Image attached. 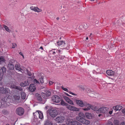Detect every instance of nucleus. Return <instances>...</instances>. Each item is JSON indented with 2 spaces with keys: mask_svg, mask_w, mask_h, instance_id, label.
Instances as JSON below:
<instances>
[{
  "mask_svg": "<svg viewBox=\"0 0 125 125\" xmlns=\"http://www.w3.org/2000/svg\"><path fill=\"white\" fill-rule=\"evenodd\" d=\"M85 115L86 117L88 119H91L92 117V115L90 113H86Z\"/></svg>",
  "mask_w": 125,
  "mask_h": 125,
  "instance_id": "bb28decb",
  "label": "nucleus"
},
{
  "mask_svg": "<svg viewBox=\"0 0 125 125\" xmlns=\"http://www.w3.org/2000/svg\"><path fill=\"white\" fill-rule=\"evenodd\" d=\"M44 87H43L42 88H44Z\"/></svg>",
  "mask_w": 125,
  "mask_h": 125,
  "instance_id": "69168bd1",
  "label": "nucleus"
},
{
  "mask_svg": "<svg viewBox=\"0 0 125 125\" xmlns=\"http://www.w3.org/2000/svg\"><path fill=\"white\" fill-rule=\"evenodd\" d=\"M44 125H53V124L49 121L47 120L45 122Z\"/></svg>",
  "mask_w": 125,
  "mask_h": 125,
  "instance_id": "c85d7f7f",
  "label": "nucleus"
},
{
  "mask_svg": "<svg viewBox=\"0 0 125 125\" xmlns=\"http://www.w3.org/2000/svg\"><path fill=\"white\" fill-rule=\"evenodd\" d=\"M21 95L22 98L23 99H24L26 98V95L25 93L24 92H22L21 93Z\"/></svg>",
  "mask_w": 125,
  "mask_h": 125,
  "instance_id": "c756f323",
  "label": "nucleus"
},
{
  "mask_svg": "<svg viewBox=\"0 0 125 125\" xmlns=\"http://www.w3.org/2000/svg\"><path fill=\"white\" fill-rule=\"evenodd\" d=\"M61 88L62 89L66 91V92H68V90L66 88H64L63 86H62L61 87Z\"/></svg>",
  "mask_w": 125,
  "mask_h": 125,
  "instance_id": "e433bc0d",
  "label": "nucleus"
},
{
  "mask_svg": "<svg viewBox=\"0 0 125 125\" xmlns=\"http://www.w3.org/2000/svg\"><path fill=\"white\" fill-rule=\"evenodd\" d=\"M6 70V68L4 67L0 68V76L2 77L4 73L5 72Z\"/></svg>",
  "mask_w": 125,
  "mask_h": 125,
  "instance_id": "ddd939ff",
  "label": "nucleus"
},
{
  "mask_svg": "<svg viewBox=\"0 0 125 125\" xmlns=\"http://www.w3.org/2000/svg\"><path fill=\"white\" fill-rule=\"evenodd\" d=\"M24 110L21 107H19L17 108L16 111V114L19 116L22 115L24 113Z\"/></svg>",
  "mask_w": 125,
  "mask_h": 125,
  "instance_id": "39448f33",
  "label": "nucleus"
},
{
  "mask_svg": "<svg viewBox=\"0 0 125 125\" xmlns=\"http://www.w3.org/2000/svg\"><path fill=\"white\" fill-rule=\"evenodd\" d=\"M66 108L71 111H77L78 110V109L77 108L69 105H67Z\"/></svg>",
  "mask_w": 125,
  "mask_h": 125,
  "instance_id": "9d476101",
  "label": "nucleus"
},
{
  "mask_svg": "<svg viewBox=\"0 0 125 125\" xmlns=\"http://www.w3.org/2000/svg\"><path fill=\"white\" fill-rule=\"evenodd\" d=\"M3 27L6 31H7L8 32H10L11 31L8 27L5 25H4L3 26Z\"/></svg>",
  "mask_w": 125,
  "mask_h": 125,
  "instance_id": "7c9ffc66",
  "label": "nucleus"
},
{
  "mask_svg": "<svg viewBox=\"0 0 125 125\" xmlns=\"http://www.w3.org/2000/svg\"><path fill=\"white\" fill-rule=\"evenodd\" d=\"M61 104L62 105H67V104L66 103L63 101L62 100L61 102Z\"/></svg>",
  "mask_w": 125,
  "mask_h": 125,
  "instance_id": "72a5a7b5",
  "label": "nucleus"
},
{
  "mask_svg": "<svg viewBox=\"0 0 125 125\" xmlns=\"http://www.w3.org/2000/svg\"><path fill=\"white\" fill-rule=\"evenodd\" d=\"M5 61V60L4 58V57L3 56H0V62H4Z\"/></svg>",
  "mask_w": 125,
  "mask_h": 125,
  "instance_id": "473e14b6",
  "label": "nucleus"
},
{
  "mask_svg": "<svg viewBox=\"0 0 125 125\" xmlns=\"http://www.w3.org/2000/svg\"><path fill=\"white\" fill-rule=\"evenodd\" d=\"M8 66L10 70H13L14 69V66L12 64L9 63L8 64Z\"/></svg>",
  "mask_w": 125,
  "mask_h": 125,
  "instance_id": "cd10ccee",
  "label": "nucleus"
},
{
  "mask_svg": "<svg viewBox=\"0 0 125 125\" xmlns=\"http://www.w3.org/2000/svg\"><path fill=\"white\" fill-rule=\"evenodd\" d=\"M49 111V114L52 117H55L58 114L57 110L54 108H51Z\"/></svg>",
  "mask_w": 125,
  "mask_h": 125,
  "instance_id": "20e7f679",
  "label": "nucleus"
},
{
  "mask_svg": "<svg viewBox=\"0 0 125 125\" xmlns=\"http://www.w3.org/2000/svg\"><path fill=\"white\" fill-rule=\"evenodd\" d=\"M53 83V82L51 81H50L49 82V85H50L52 84Z\"/></svg>",
  "mask_w": 125,
  "mask_h": 125,
  "instance_id": "79ce46f5",
  "label": "nucleus"
},
{
  "mask_svg": "<svg viewBox=\"0 0 125 125\" xmlns=\"http://www.w3.org/2000/svg\"><path fill=\"white\" fill-rule=\"evenodd\" d=\"M76 102L77 104L80 106L81 107L84 106L83 103L82 101L79 100H76Z\"/></svg>",
  "mask_w": 125,
  "mask_h": 125,
  "instance_id": "a211bd4d",
  "label": "nucleus"
},
{
  "mask_svg": "<svg viewBox=\"0 0 125 125\" xmlns=\"http://www.w3.org/2000/svg\"><path fill=\"white\" fill-rule=\"evenodd\" d=\"M33 114L35 118L37 119L39 117L40 119H42L43 118L42 113L40 111L38 112L34 113Z\"/></svg>",
  "mask_w": 125,
  "mask_h": 125,
  "instance_id": "0eeeda50",
  "label": "nucleus"
},
{
  "mask_svg": "<svg viewBox=\"0 0 125 125\" xmlns=\"http://www.w3.org/2000/svg\"><path fill=\"white\" fill-rule=\"evenodd\" d=\"M29 84V83L28 81H25L21 83L20 84V85L21 86L24 87L28 85Z\"/></svg>",
  "mask_w": 125,
  "mask_h": 125,
  "instance_id": "4be33fe9",
  "label": "nucleus"
},
{
  "mask_svg": "<svg viewBox=\"0 0 125 125\" xmlns=\"http://www.w3.org/2000/svg\"><path fill=\"white\" fill-rule=\"evenodd\" d=\"M6 125H9L8 124H7Z\"/></svg>",
  "mask_w": 125,
  "mask_h": 125,
  "instance_id": "e2e57ef3",
  "label": "nucleus"
},
{
  "mask_svg": "<svg viewBox=\"0 0 125 125\" xmlns=\"http://www.w3.org/2000/svg\"><path fill=\"white\" fill-rule=\"evenodd\" d=\"M45 92H46V94L47 96H49L51 95V93L50 91L47 90H46Z\"/></svg>",
  "mask_w": 125,
  "mask_h": 125,
  "instance_id": "2f4dec72",
  "label": "nucleus"
},
{
  "mask_svg": "<svg viewBox=\"0 0 125 125\" xmlns=\"http://www.w3.org/2000/svg\"><path fill=\"white\" fill-rule=\"evenodd\" d=\"M65 57L64 56L60 55L59 56V58L60 60H63L64 58Z\"/></svg>",
  "mask_w": 125,
  "mask_h": 125,
  "instance_id": "c9c22d12",
  "label": "nucleus"
},
{
  "mask_svg": "<svg viewBox=\"0 0 125 125\" xmlns=\"http://www.w3.org/2000/svg\"><path fill=\"white\" fill-rule=\"evenodd\" d=\"M5 99H2V100H3V101H5Z\"/></svg>",
  "mask_w": 125,
  "mask_h": 125,
  "instance_id": "13d9d810",
  "label": "nucleus"
},
{
  "mask_svg": "<svg viewBox=\"0 0 125 125\" xmlns=\"http://www.w3.org/2000/svg\"><path fill=\"white\" fill-rule=\"evenodd\" d=\"M50 52L53 55H54L56 53L55 52L53 51V50L51 51Z\"/></svg>",
  "mask_w": 125,
  "mask_h": 125,
  "instance_id": "58836bf2",
  "label": "nucleus"
},
{
  "mask_svg": "<svg viewBox=\"0 0 125 125\" xmlns=\"http://www.w3.org/2000/svg\"><path fill=\"white\" fill-rule=\"evenodd\" d=\"M91 1H94V0H91Z\"/></svg>",
  "mask_w": 125,
  "mask_h": 125,
  "instance_id": "680f3d73",
  "label": "nucleus"
},
{
  "mask_svg": "<svg viewBox=\"0 0 125 125\" xmlns=\"http://www.w3.org/2000/svg\"><path fill=\"white\" fill-rule=\"evenodd\" d=\"M61 39V37H60V40Z\"/></svg>",
  "mask_w": 125,
  "mask_h": 125,
  "instance_id": "0e129e2a",
  "label": "nucleus"
},
{
  "mask_svg": "<svg viewBox=\"0 0 125 125\" xmlns=\"http://www.w3.org/2000/svg\"><path fill=\"white\" fill-rule=\"evenodd\" d=\"M30 91L31 92H34L36 90V88L35 85L33 84H31L29 88Z\"/></svg>",
  "mask_w": 125,
  "mask_h": 125,
  "instance_id": "dca6fc26",
  "label": "nucleus"
},
{
  "mask_svg": "<svg viewBox=\"0 0 125 125\" xmlns=\"http://www.w3.org/2000/svg\"><path fill=\"white\" fill-rule=\"evenodd\" d=\"M64 99L68 103L70 104L73 105L74 104L72 101L68 97L66 96H64L63 97Z\"/></svg>",
  "mask_w": 125,
  "mask_h": 125,
  "instance_id": "4468645a",
  "label": "nucleus"
},
{
  "mask_svg": "<svg viewBox=\"0 0 125 125\" xmlns=\"http://www.w3.org/2000/svg\"><path fill=\"white\" fill-rule=\"evenodd\" d=\"M63 21L64 22H66L67 21V19H66L64 18L63 19Z\"/></svg>",
  "mask_w": 125,
  "mask_h": 125,
  "instance_id": "a18cd8bd",
  "label": "nucleus"
},
{
  "mask_svg": "<svg viewBox=\"0 0 125 125\" xmlns=\"http://www.w3.org/2000/svg\"><path fill=\"white\" fill-rule=\"evenodd\" d=\"M79 117L77 118V120L79 121V120L81 119H83L85 117V116L84 114L82 113H79Z\"/></svg>",
  "mask_w": 125,
  "mask_h": 125,
  "instance_id": "2eb2a0df",
  "label": "nucleus"
},
{
  "mask_svg": "<svg viewBox=\"0 0 125 125\" xmlns=\"http://www.w3.org/2000/svg\"><path fill=\"white\" fill-rule=\"evenodd\" d=\"M34 83H39L38 81L35 79H34Z\"/></svg>",
  "mask_w": 125,
  "mask_h": 125,
  "instance_id": "a19ab883",
  "label": "nucleus"
},
{
  "mask_svg": "<svg viewBox=\"0 0 125 125\" xmlns=\"http://www.w3.org/2000/svg\"><path fill=\"white\" fill-rule=\"evenodd\" d=\"M10 91L8 88L6 87L4 88L3 87H0V93L2 94H6L8 95L7 98H9V96L10 94Z\"/></svg>",
  "mask_w": 125,
  "mask_h": 125,
  "instance_id": "f03ea898",
  "label": "nucleus"
},
{
  "mask_svg": "<svg viewBox=\"0 0 125 125\" xmlns=\"http://www.w3.org/2000/svg\"><path fill=\"white\" fill-rule=\"evenodd\" d=\"M106 73L109 76H112L115 74V72L111 70H108L106 71Z\"/></svg>",
  "mask_w": 125,
  "mask_h": 125,
  "instance_id": "f3484780",
  "label": "nucleus"
},
{
  "mask_svg": "<svg viewBox=\"0 0 125 125\" xmlns=\"http://www.w3.org/2000/svg\"><path fill=\"white\" fill-rule=\"evenodd\" d=\"M28 75L30 76H31L32 75L31 73L30 72H28Z\"/></svg>",
  "mask_w": 125,
  "mask_h": 125,
  "instance_id": "de8ad7c7",
  "label": "nucleus"
},
{
  "mask_svg": "<svg viewBox=\"0 0 125 125\" xmlns=\"http://www.w3.org/2000/svg\"><path fill=\"white\" fill-rule=\"evenodd\" d=\"M40 49H41L42 50H43V47L42 46H41L40 47Z\"/></svg>",
  "mask_w": 125,
  "mask_h": 125,
  "instance_id": "864d4df0",
  "label": "nucleus"
},
{
  "mask_svg": "<svg viewBox=\"0 0 125 125\" xmlns=\"http://www.w3.org/2000/svg\"><path fill=\"white\" fill-rule=\"evenodd\" d=\"M59 50V53H60L61 52V51L60 50Z\"/></svg>",
  "mask_w": 125,
  "mask_h": 125,
  "instance_id": "bf43d9fd",
  "label": "nucleus"
},
{
  "mask_svg": "<svg viewBox=\"0 0 125 125\" xmlns=\"http://www.w3.org/2000/svg\"><path fill=\"white\" fill-rule=\"evenodd\" d=\"M66 122L68 125H81L80 123L73 121L72 119H68L66 121Z\"/></svg>",
  "mask_w": 125,
  "mask_h": 125,
  "instance_id": "7ed1b4c3",
  "label": "nucleus"
},
{
  "mask_svg": "<svg viewBox=\"0 0 125 125\" xmlns=\"http://www.w3.org/2000/svg\"><path fill=\"white\" fill-rule=\"evenodd\" d=\"M11 87L12 88H15L17 90H18L20 91H21L22 90L21 87H18L15 85H12L11 86Z\"/></svg>",
  "mask_w": 125,
  "mask_h": 125,
  "instance_id": "393cba45",
  "label": "nucleus"
},
{
  "mask_svg": "<svg viewBox=\"0 0 125 125\" xmlns=\"http://www.w3.org/2000/svg\"><path fill=\"white\" fill-rule=\"evenodd\" d=\"M59 19V17H57L56 18V19L57 20H58Z\"/></svg>",
  "mask_w": 125,
  "mask_h": 125,
  "instance_id": "5fc2aeb1",
  "label": "nucleus"
},
{
  "mask_svg": "<svg viewBox=\"0 0 125 125\" xmlns=\"http://www.w3.org/2000/svg\"><path fill=\"white\" fill-rule=\"evenodd\" d=\"M30 9L31 10L37 12H40L42 11L41 9H39L37 7H35L33 6L30 7Z\"/></svg>",
  "mask_w": 125,
  "mask_h": 125,
  "instance_id": "1a4fd4ad",
  "label": "nucleus"
},
{
  "mask_svg": "<svg viewBox=\"0 0 125 125\" xmlns=\"http://www.w3.org/2000/svg\"><path fill=\"white\" fill-rule=\"evenodd\" d=\"M17 46V44L15 43H12V48H15V47Z\"/></svg>",
  "mask_w": 125,
  "mask_h": 125,
  "instance_id": "4c0bfd02",
  "label": "nucleus"
},
{
  "mask_svg": "<svg viewBox=\"0 0 125 125\" xmlns=\"http://www.w3.org/2000/svg\"><path fill=\"white\" fill-rule=\"evenodd\" d=\"M20 94H18L16 95H14L13 96V97L15 100H19L20 98Z\"/></svg>",
  "mask_w": 125,
  "mask_h": 125,
  "instance_id": "a878e982",
  "label": "nucleus"
},
{
  "mask_svg": "<svg viewBox=\"0 0 125 125\" xmlns=\"http://www.w3.org/2000/svg\"><path fill=\"white\" fill-rule=\"evenodd\" d=\"M19 54L20 55H21L23 56V58H24V56L22 54V53L21 52H19Z\"/></svg>",
  "mask_w": 125,
  "mask_h": 125,
  "instance_id": "09e8293b",
  "label": "nucleus"
},
{
  "mask_svg": "<svg viewBox=\"0 0 125 125\" xmlns=\"http://www.w3.org/2000/svg\"><path fill=\"white\" fill-rule=\"evenodd\" d=\"M66 95H68V96H69V95H68V94L67 93H66Z\"/></svg>",
  "mask_w": 125,
  "mask_h": 125,
  "instance_id": "052dcab7",
  "label": "nucleus"
},
{
  "mask_svg": "<svg viewBox=\"0 0 125 125\" xmlns=\"http://www.w3.org/2000/svg\"><path fill=\"white\" fill-rule=\"evenodd\" d=\"M56 52L57 53H59V50H56Z\"/></svg>",
  "mask_w": 125,
  "mask_h": 125,
  "instance_id": "8fccbe9b",
  "label": "nucleus"
},
{
  "mask_svg": "<svg viewBox=\"0 0 125 125\" xmlns=\"http://www.w3.org/2000/svg\"><path fill=\"white\" fill-rule=\"evenodd\" d=\"M57 44L59 45H61L63 44L64 46H66V44L65 41H59L57 42Z\"/></svg>",
  "mask_w": 125,
  "mask_h": 125,
  "instance_id": "412c9836",
  "label": "nucleus"
},
{
  "mask_svg": "<svg viewBox=\"0 0 125 125\" xmlns=\"http://www.w3.org/2000/svg\"><path fill=\"white\" fill-rule=\"evenodd\" d=\"M39 80L41 83H44V78L42 76L41 78H40Z\"/></svg>",
  "mask_w": 125,
  "mask_h": 125,
  "instance_id": "f704fd0d",
  "label": "nucleus"
},
{
  "mask_svg": "<svg viewBox=\"0 0 125 125\" xmlns=\"http://www.w3.org/2000/svg\"><path fill=\"white\" fill-rule=\"evenodd\" d=\"M79 122L85 125H88L90 123L89 121L85 119L84 118L81 119L79 120Z\"/></svg>",
  "mask_w": 125,
  "mask_h": 125,
  "instance_id": "f8f14e48",
  "label": "nucleus"
},
{
  "mask_svg": "<svg viewBox=\"0 0 125 125\" xmlns=\"http://www.w3.org/2000/svg\"><path fill=\"white\" fill-rule=\"evenodd\" d=\"M52 100L54 102L58 103L61 101V99L58 95H55L52 96Z\"/></svg>",
  "mask_w": 125,
  "mask_h": 125,
  "instance_id": "423d86ee",
  "label": "nucleus"
},
{
  "mask_svg": "<svg viewBox=\"0 0 125 125\" xmlns=\"http://www.w3.org/2000/svg\"><path fill=\"white\" fill-rule=\"evenodd\" d=\"M101 114H99V115H98V116L99 117H100V116H101Z\"/></svg>",
  "mask_w": 125,
  "mask_h": 125,
  "instance_id": "6e6d98bb",
  "label": "nucleus"
},
{
  "mask_svg": "<svg viewBox=\"0 0 125 125\" xmlns=\"http://www.w3.org/2000/svg\"><path fill=\"white\" fill-rule=\"evenodd\" d=\"M122 111L124 114L125 115V109H123Z\"/></svg>",
  "mask_w": 125,
  "mask_h": 125,
  "instance_id": "49530a36",
  "label": "nucleus"
},
{
  "mask_svg": "<svg viewBox=\"0 0 125 125\" xmlns=\"http://www.w3.org/2000/svg\"><path fill=\"white\" fill-rule=\"evenodd\" d=\"M70 93L71 94H72V95H75V94H74L72 92H71Z\"/></svg>",
  "mask_w": 125,
  "mask_h": 125,
  "instance_id": "3c124183",
  "label": "nucleus"
},
{
  "mask_svg": "<svg viewBox=\"0 0 125 125\" xmlns=\"http://www.w3.org/2000/svg\"><path fill=\"white\" fill-rule=\"evenodd\" d=\"M15 69L16 70H18L23 72H24L23 70L21 68V67L20 64L19 63H17L15 66Z\"/></svg>",
  "mask_w": 125,
  "mask_h": 125,
  "instance_id": "9b49d317",
  "label": "nucleus"
},
{
  "mask_svg": "<svg viewBox=\"0 0 125 125\" xmlns=\"http://www.w3.org/2000/svg\"><path fill=\"white\" fill-rule=\"evenodd\" d=\"M83 104H84V106L89 107L93 110V109H92L93 108H95V106L94 107L91 105L90 104L87 103H83Z\"/></svg>",
  "mask_w": 125,
  "mask_h": 125,
  "instance_id": "5701e85b",
  "label": "nucleus"
},
{
  "mask_svg": "<svg viewBox=\"0 0 125 125\" xmlns=\"http://www.w3.org/2000/svg\"><path fill=\"white\" fill-rule=\"evenodd\" d=\"M2 79V77L0 76V81Z\"/></svg>",
  "mask_w": 125,
  "mask_h": 125,
  "instance_id": "603ef678",
  "label": "nucleus"
},
{
  "mask_svg": "<svg viewBox=\"0 0 125 125\" xmlns=\"http://www.w3.org/2000/svg\"><path fill=\"white\" fill-rule=\"evenodd\" d=\"M53 50H55V49H53Z\"/></svg>",
  "mask_w": 125,
  "mask_h": 125,
  "instance_id": "338daca9",
  "label": "nucleus"
},
{
  "mask_svg": "<svg viewBox=\"0 0 125 125\" xmlns=\"http://www.w3.org/2000/svg\"><path fill=\"white\" fill-rule=\"evenodd\" d=\"M90 107H87V108H84L83 109V110L84 111H86V110H90V108H89Z\"/></svg>",
  "mask_w": 125,
  "mask_h": 125,
  "instance_id": "ea45409f",
  "label": "nucleus"
},
{
  "mask_svg": "<svg viewBox=\"0 0 125 125\" xmlns=\"http://www.w3.org/2000/svg\"><path fill=\"white\" fill-rule=\"evenodd\" d=\"M65 120V118L62 116H58L56 118L55 120L58 123L63 122Z\"/></svg>",
  "mask_w": 125,
  "mask_h": 125,
  "instance_id": "6e6552de",
  "label": "nucleus"
},
{
  "mask_svg": "<svg viewBox=\"0 0 125 125\" xmlns=\"http://www.w3.org/2000/svg\"><path fill=\"white\" fill-rule=\"evenodd\" d=\"M88 37H87L86 38V40H88Z\"/></svg>",
  "mask_w": 125,
  "mask_h": 125,
  "instance_id": "4d7b16f0",
  "label": "nucleus"
},
{
  "mask_svg": "<svg viewBox=\"0 0 125 125\" xmlns=\"http://www.w3.org/2000/svg\"><path fill=\"white\" fill-rule=\"evenodd\" d=\"M107 125H113L112 123L110 121L108 122Z\"/></svg>",
  "mask_w": 125,
  "mask_h": 125,
  "instance_id": "37998d69",
  "label": "nucleus"
},
{
  "mask_svg": "<svg viewBox=\"0 0 125 125\" xmlns=\"http://www.w3.org/2000/svg\"><path fill=\"white\" fill-rule=\"evenodd\" d=\"M92 109H93V110L95 111L97 113H102L106 115L108 114V108L104 107H102L98 109L95 106V108H93Z\"/></svg>",
  "mask_w": 125,
  "mask_h": 125,
  "instance_id": "f257e3e1",
  "label": "nucleus"
},
{
  "mask_svg": "<svg viewBox=\"0 0 125 125\" xmlns=\"http://www.w3.org/2000/svg\"><path fill=\"white\" fill-rule=\"evenodd\" d=\"M109 113L110 114V115H111V114H112V113H113V110H110V111H109Z\"/></svg>",
  "mask_w": 125,
  "mask_h": 125,
  "instance_id": "c03bdc74",
  "label": "nucleus"
},
{
  "mask_svg": "<svg viewBox=\"0 0 125 125\" xmlns=\"http://www.w3.org/2000/svg\"><path fill=\"white\" fill-rule=\"evenodd\" d=\"M114 125H119V121L117 120H114ZM120 125H125V123L124 122H122L121 123Z\"/></svg>",
  "mask_w": 125,
  "mask_h": 125,
  "instance_id": "6ab92c4d",
  "label": "nucleus"
},
{
  "mask_svg": "<svg viewBox=\"0 0 125 125\" xmlns=\"http://www.w3.org/2000/svg\"><path fill=\"white\" fill-rule=\"evenodd\" d=\"M36 96L37 99L39 101L41 102L42 100V98L40 94L38 93H36Z\"/></svg>",
  "mask_w": 125,
  "mask_h": 125,
  "instance_id": "b1692460",
  "label": "nucleus"
},
{
  "mask_svg": "<svg viewBox=\"0 0 125 125\" xmlns=\"http://www.w3.org/2000/svg\"><path fill=\"white\" fill-rule=\"evenodd\" d=\"M122 108V107L120 105H117L113 107V109L116 111L120 110Z\"/></svg>",
  "mask_w": 125,
  "mask_h": 125,
  "instance_id": "aec40b11",
  "label": "nucleus"
}]
</instances>
